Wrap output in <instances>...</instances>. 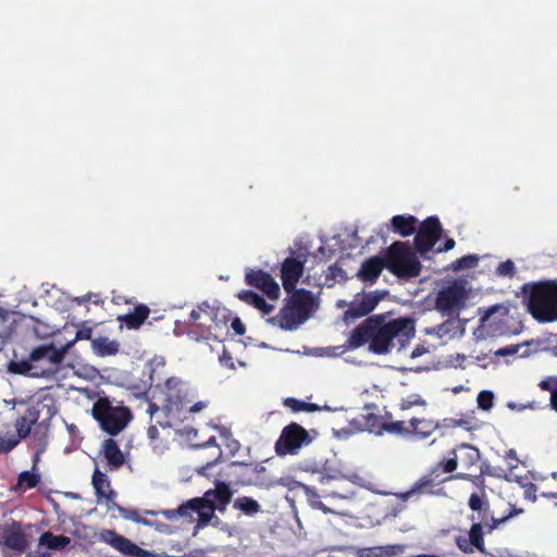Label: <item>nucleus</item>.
I'll return each instance as SVG.
<instances>
[{"instance_id":"obj_54","label":"nucleus","mask_w":557,"mask_h":557,"mask_svg":"<svg viewBox=\"0 0 557 557\" xmlns=\"http://www.w3.org/2000/svg\"><path fill=\"white\" fill-rule=\"evenodd\" d=\"M522 488H523V496L525 499H528L530 502L536 500L537 487L534 483L527 482L525 484L522 485Z\"/></svg>"},{"instance_id":"obj_61","label":"nucleus","mask_w":557,"mask_h":557,"mask_svg":"<svg viewBox=\"0 0 557 557\" xmlns=\"http://www.w3.org/2000/svg\"><path fill=\"white\" fill-rule=\"evenodd\" d=\"M456 243L453 238H447L444 243V246L443 247H438L436 249V252H444V251H448L450 249H453L455 247Z\"/></svg>"},{"instance_id":"obj_22","label":"nucleus","mask_w":557,"mask_h":557,"mask_svg":"<svg viewBox=\"0 0 557 557\" xmlns=\"http://www.w3.org/2000/svg\"><path fill=\"white\" fill-rule=\"evenodd\" d=\"M306 320L307 319H302V315L297 312L288 302H286L277 315L273 318L274 324L286 331L296 329Z\"/></svg>"},{"instance_id":"obj_10","label":"nucleus","mask_w":557,"mask_h":557,"mask_svg":"<svg viewBox=\"0 0 557 557\" xmlns=\"http://www.w3.org/2000/svg\"><path fill=\"white\" fill-rule=\"evenodd\" d=\"M50 404H44L42 401H37L36 404L32 405L27 408L25 414L18 417L15 420L14 426L17 433V437L22 441L26 438L32 431V428L34 424L37 423L39 418L44 414L46 411V419H51L54 413L55 409L52 404V399H48Z\"/></svg>"},{"instance_id":"obj_16","label":"nucleus","mask_w":557,"mask_h":557,"mask_svg":"<svg viewBox=\"0 0 557 557\" xmlns=\"http://www.w3.org/2000/svg\"><path fill=\"white\" fill-rule=\"evenodd\" d=\"M304 273V262L288 257L286 258L281 268L282 284L286 293H292L296 288V284Z\"/></svg>"},{"instance_id":"obj_29","label":"nucleus","mask_w":557,"mask_h":557,"mask_svg":"<svg viewBox=\"0 0 557 557\" xmlns=\"http://www.w3.org/2000/svg\"><path fill=\"white\" fill-rule=\"evenodd\" d=\"M71 543V539L65 535H54L50 531L44 532L39 540H38V546L39 547H47L48 549L53 550H61L69 546Z\"/></svg>"},{"instance_id":"obj_48","label":"nucleus","mask_w":557,"mask_h":557,"mask_svg":"<svg viewBox=\"0 0 557 557\" xmlns=\"http://www.w3.org/2000/svg\"><path fill=\"white\" fill-rule=\"evenodd\" d=\"M540 343L543 345L544 350H548L553 355L557 356V334L550 333L540 339Z\"/></svg>"},{"instance_id":"obj_57","label":"nucleus","mask_w":557,"mask_h":557,"mask_svg":"<svg viewBox=\"0 0 557 557\" xmlns=\"http://www.w3.org/2000/svg\"><path fill=\"white\" fill-rule=\"evenodd\" d=\"M504 458H505V460H507V462L511 469L518 467L519 458H518L517 451L515 449H508L505 453Z\"/></svg>"},{"instance_id":"obj_44","label":"nucleus","mask_w":557,"mask_h":557,"mask_svg":"<svg viewBox=\"0 0 557 557\" xmlns=\"http://www.w3.org/2000/svg\"><path fill=\"white\" fill-rule=\"evenodd\" d=\"M323 497H337L341 499H352L356 496L355 490L351 488H334V490H322Z\"/></svg>"},{"instance_id":"obj_58","label":"nucleus","mask_w":557,"mask_h":557,"mask_svg":"<svg viewBox=\"0 0 557 557\" xmlns=\"http://www.w3.org/2000/svg\"><path fill=\"white\" fill-rule=\"evenodd\" d=\"M425 401L421 399L419 396H416L414 399H403L400 403V409L406 410L413 406H421L424 405Z\"/></svg>"},{"instance_id":"obj_5","label":"nucleus","mask_w":557,"mask_h":557,"mask_svg":"<svg viewBox=\"0 0 557 557\" xmlns=\"http://www.w3.org/2000/svg\"><path fill=\"white\" fill-rule=\"evenodd\" d=\"M160 393L162 410L166 414H177L195 397L194 391L187 382L180 377H169L162 385H157Z\"/></svg>"},{"instance_id":"obj_40","label":"nucleus","mask_w":557,"mask_h":557,"mask_svg":"<svg viewBox=\"0 0 557 557\" xmlns=\"http://www.w3.org/2000/svg\"><path fill=\"white\" fill-rule=\"evenodd\" d=\"M521 510L511 509L510 512L503 517H494L493 515L488 513L486 519L484 521L480 520V522L483 523V527L487 529V532H493L495 529H497L502 523L506 522L509 518L515 516L517 512H520Z\"/></svg>"},{"instance_id":"obj_30","label":"nucleus","mask_w":557,"mask_h":557,"mask_svg":"<svg viewBox=\"0 0 557 557\" xmlns=\"http://www.w3.org/2000/svg\"><path fill=\"white\" fill-rule=\"evenodd\" d=\"M384 433L409 437V421L405 422L403 420H394L393 414L389 411H385Z\"/></svg>"},{"instance_id":"obj_2","label":"nucleus","mask_w":557,"mask_h":557,"mask_svg":"<svg viewBox=\"0 0 557 557\" xmlns=\"http://www.w3.org/2000/svg\"><path fill=\"white\" fill-rule=\"evenodd\" d=\"M230 485L225 482H215V487L205 493L201 498H193L182 504L176 510H165L163 515L169 519L176 516L194 518L201 522H208L215 510L223 511L232 498Z\"/></svg>"},{"instance_id":"obj_19","label":"nucleus","mask_w":557,"mask_h":557,"mask_svg":"<svg viewBox=\"0 0 557 557\" xmlns=\"http://www.w3.org/2000/svg\"><path fill=\"white\" fill-rule=\"evenodd\" d=\"M386 268L385 258L373 256L364 260L357 272V277L364 283H374Z\"/></svg>"},{"instance_id":"obj_43","label":"nucleus","mask_w":557,"mask_h":557,"mask_svg":"<svg viewBox=\"0 0 557 557\" xmlns=\"http://www.w3.org/2000/svg\"><path fill=\"white\" fill-rule=\"evenodd\" d=\"M237 297L256 309L263 304V297L252 290H240Z\"/></svg>"},{"instance_id":"obj_32","label":"nucleus","mask_w":557,"mask_h":557,"mask_svg":"<svg viewBox=\"0 0 557 557\" xmlns=\"http://www.w3.org/2000/svg\"><path fill=\"white\" fill-rule=\"evenodd\" d=\"M401 545H386L362 549L360 557H393L401 554Z\"/></svg>"},{"instance_id":"obj_18","label":"nucleus","mask_w":557,"mask_h":557,"mask_svg":"<svg viewBox=\"0 0 557 557\" xmlns=\"http://www.w3.org/2000/svg\"><path fill=\"white\" fill-rule=\"evenodd\" d=\"M437 478L438 468H432V470L428 474L421 476L409 491L399 493L397 497L403 502H407L413 495L433 494V487Z\"/></svg>"},{"instance_id":"obj_13","label":"nucleus","mask_w":557,"mask_h":557,"mask_svg":"<svg viewBox=\"0 0 557 557\" xmlns=\"http://www.w3.org/2000/svg\"><path fill=\"white\" fill-rule=\"evenodd\" d=\"M456 476L470 480L475 486L480 488V493H472L470 495L468 506L472 511H476L479 513L478 517H474V515L470 517L472 521H484L490 513V506L486 498L484 479L482 478V475L470 474H457Z\"/></svg>"},{"instance_id":"obj_36","label":"nucleus","mask_w":557,"mask_h":557,"mask_svg":"<svg viewBox=\"0 0 557 557\" xmlns=\"http://www.w3.org/2000/svg\"><path fill=\"white\" fill-rule=\"evenodd\" d=\"M480 553H485L483 523L474 521L469 531V541Z\"/></svg>"},{"instance_id":"obj_21","label":"nucleus","mask_w":557,"mask_h":557,"mask_svg":"<svg viewBox=\"0 0 557 557\" xmlns=\"http://www.w3.org/2000/svg\"><path fill=\"white\" fill-rule=\"evenodd\" d=\"M100 453L107 460L109 470H117L125 463V456L113 438H107L102 442Z\"/></svg>"},{"instance_id":"obj_62","label":"nucleus","mask_w":557,"mask_h":557,"mask_svg":"<svg viewBox=\"0 0 557 557\" xmlns=\"http://www.w3.org/2000/svg\"><path fill=\"white\" fill-rule=\"evenodd\" d=\"M257 309L260 310L263 315H265V314H270L274 310V306L268 304L265 301V299L263 298V304L260 305Z\"/></svg>"},{"instance_id":"obj_55","label":"nucleus","mask_w":557,"mask_h":557,"mask_svg":"<svg viewBox=\"0 0 557 557\" xmlns=\"http://www.w3.org/2000/svg\"><path fill=\"white\" fill-rule=\"evenodd\" d=\"M299 488L305 493V495L308 497L309 500L319 499L320 494L318 493L317 488L312 485H308L305 483H298Z\"/></svg>"},{"instance_id":"obj_12","label":"nucleus","mask_w":557,"mask_h":557,"mask_svg":"<svg viewBox=\"0 0 557 557\" xmlns=\"http://www.w3.org/2000/svg\"><path fill=\"white\" fill-rule=\"evenodd\" d=\"M29 545L30 541L21 522L11 520L0 525V546L7 547L15 554H23Z\"/></svg>"},{"instance_id":"obj_41","label":"nucleus","mask_w":557,"mask_h":557,"mask_svg":"<svg viewBox=\"0 0 557 557\" xmlns=\"http://www.w3.org/2000/svg\"><path fill=\"white\" fill-rule=\"evenodd\" d=\"M40 482V475L30 471H23L18 474L17 485L24 486L25 490L36 487Z\"/></svg>"},{"instance_id":"obj_50","label":"nucleus","mask_w":557,"mask_h":557,"mask_svg":"<svg viewBox=\"0 0 557 557\" xmlns=\"http://www.w3.org/2000/svg\"><path fill=\"white\" fill-rule=\"evenodd\" d=\"M21 440L18 437H0V454H8L11 451Z\"/></svg>"},{"instance_id":"obj_6","label":"nucleus","mask_w":557,"mask_h":557,"mask_svg":"<svg viewBox=\"0 0 557 557\" xmlns=\"http://www.w3.org/2000/svg\"><path fill=\"white\" fill-rule=\"evenodd\" d=\"M386 269L397 277H416L421 264L404 242L393 243L386 250Z\"/></svg>"},{"instance_id":"obj_3","label":"nucleus","mask_w":557,"mask_h":557,"mask_svg":"<svg viewBox=\"0 0 557 557\" xmlns=\"http://www.w3.org/2000/svg\"><path fill=\"white\" fill-rule=\"evenodd\" d=\"M521 293L528 311L537 322L557 321V280L525 283Z\"/></svg>"},{"instance_id":"obj_11","label":"nucleus","mask_w":557,"mask_h":557,"mask_svg":"<svg viewBox=\"0 0 557 557\" xmlns=\"http://www.w3.org/2000/svg\"><path fill=\"white\" fill-rule=\"evenodd\" d=\"M99 540L125 557H154V553L137 546L129 539L114 530L104 529L99 533Z\"/></svg>"},{"instance_id":"obj_25","label":"nucleus","mask_w":557,"mask_h":557,"mask_svg":"<svg viewBox=\"0 0 557 557\" xmlns=\"http://www.w3.org/2000/svg\"><path fill=\"white\" fill-rule=\"evenodd\" d=\"M376 408L375 405H367L366 410ZM360 420L362 422L363 429L369 433L375 435L384 434L385 426V412L383 414L367 411L366 413L360 414Z\"/></svg>"},{"instance_id":"obj_28","label":"nucleus","mask_w":557,"mask_h":557,"mask_svg":"<svg viewBox=\"0 0 557 557\" xmlns=\"http://www.w3.org/2000/svg\"><path fill=\"white\" fill-rule=\"evenodd\" d=\"M92 351L99 357L114 356L120 350V343L107 336L91 339Z\"/></svg>"},{"instance_id":"obj_42","label":"nucleus","mask_w":557,"mask_h":557,"mask_svg":"<svg viewBox=\"0 0 557 557\" xmlns=\"http://www.w3.org/2000/svg\"><path fill=\"white\" fill-rule=\"evenodd\" d=\"M478 261H479V257L475 256V255L463 256V257L455 260L450 264V269L453 271H460V270L471 269V268H474L478 264Z\"/></svg>"},{"instance_id":"obj_9","label":"nucleus","mask_w":557,"mask_h":557,"mask_svg":"<svg viewBox=\"0 0 557 557\" xmlns=\"http://www.w3.org/2000/svg\"><path fill=\"white\" fill-rule=\"evenodd\" d=\"M443 227L437 216L426 218L417 228L414 236V248L424 256L431 251L436 242L442 237Z\"/></svg>"},{"instance_id":"obj_45","label":"nucleus","mask_w":557,"mask_h":557,"mask_svg":"<svg viewBox=\"0 0 557 557\" xmlns=\"http://www.w3.org/2000/svg\"><path fill=\"white\" fill-rule=\"evenodd\" d=\"M347 476L341 471H333L332 473H319L317 481L321 485H329L331 482H343Z\"/></svg>"},{"instance_id":"obj_31","label":"nucleus","mask_w":557,"mask_h":557,"mask_svg":"<svg viewBox=\"0 0 557 557\" xmlns=\"http://www.w3.org/2000/svg\"><path fill=\"white\" fill-rule=\"evenodd\" d=\"M457 330L458 323L455 320L448 319L441 324L425 329V334L443 339L445 337H454Z\"/></svg>"},{"instance_id":"obj_24","label":"nucleus","mask_w":557,"mask_h":557,"mask_svg":"<svg viewBox=\"0 0 557 557\" xmlns=\"http://www.w3.org/2000/svg\"><path fill=\"white\" fill-rule=\"evenodd\" d=\"M438 423L425 418H411L409 420V437L426 440L438 428Z\"/></svg>"},{"instance_id":"obj_33","label":"nucleus","mask_w":557,"mask_h":557,"mask_svg":"<svg viewBox=\"0 0 557 557\" xmlns=\"http://www.w3.org/2000/svg\"><path fill=\"white\" fill-rule=\"evenodd\" d=\"M233 507L247 516H255L261 511L260 504L248 496H240L234 500Z\"/></svg>"},{"instance_id":"obj_63","label":"nucleus","mask_w":557,"mask_h":557,"mask_svg":"<svg viewBox=\"0 0 557 557\" xmlns=\"http://www.w3.org/2000/svg\"><path fill=\"white\" fill-rule=\"evenodd\" d=\"M541 496L544 498H547V499L557 498V486L554 488H550L549 491L542 492Z\"/></svg>"},{"instance_id":"obj_14","label":"nucleus","mask_w":557,"mask_h":557,"mask_svg":"<svg viewBox=\"0 0 557 557\" xmlns=\"http://www.w3.org/2000/svg\"><path fill=\"white\" fill-rule=\"evenodd\" d=\"M245 283L263 292L270 299L276 300L281 295L278 284L272 275L261 269H248Z\"/></svg>"},{"instance_id":"obj_1","label":"nucleus","mask_w":557,"mask_h":557,"mask_svg":"<svg viewBox=\"0 0 557 557\" xmlns=\"http://www.w3.org/2000/svg\"><path fill=\"white\" fill-rule=\"evenodd\" d=\"M414 333V321L411 318L387 320L385 314H374L351 331L347 347L357 349L369 344L372 352L386 355L394 348L400 350L406 347Z\"/></svg>"},{"instance_id":"obj_23","label":"nucleus","mask_w":557,"mask_h":557,"mask_svg":"<svg viewBox=\"0 0 557 557\" xmlns=\"http://www.w3.org/2000/svg\"><path fill=\"white\" fill-rule=\"evenodd\" d=\"M91 483L98 500L106 499L111 505L114 503L116 494L111 488V483L106 473L96 468L92 473Z\"/></svg>"},{"instance_id":"obj_47","label":"nucleus","mask_w":557,"mask_h":557,"mask_svg":"<svg viewBox=\"0 0 557 557\" xmlns=\"http://www.w3.org/2000/svg\"><path fill=\"white\" fill-rule=\"evenodd\" d=\"M454 457L448 458L446 460L440 461L434 468H438V476L441 473H450L457 469L458 462L455 451H453Z\"/></svg>"},{"instance_id":"obj_7","label":"nucleus","mask_w":557,"mask_h":557,"mask_svg":"<svg viewBox=\"0 0 557 557\" xmlns=\"http://www.w3.org/2000/svg\"><path fill=\"white\" fill-rule=\"evenodd\" d=\"M468 293L462 283L453 282L438 290L435 299V308L442 314L458 317L466 307Z\"/></svg>"},{"instance_id":"obj_46","label":"nucleus","mask_w":557,"mask_h":557,"mask_svg":"<svg viewBox=\"0 0 557 557\" xmlns=\"http://www.w3.org/2000/svg\"><path fill=\"white\" fill-rule=\"evenodd\" d=\"M478 407L484 411H488L492 409L494 405V394L491 391H482L479 393L478 398Z\"/></svg>"},{"instance_id":"obj_35","label":"nucleus","mask_w":557,"mask_h":557,"mask_svg":"<svg viewBox=\"0 0 557 557\" xmlns=\"http://www.w3.org/2000/svg\"><path fill=\"white\" fill-rule=\"evenodd\" d=\"M232 468H245L246 469V472L248 473V476L247 479L245 480H242L240 483L242 484H247V485H251V484H260L262 483V481H260L258 479V475L259 473L261 472H265V468L262 467V466H252V465H247V463H244V462H232L231 465Z\"/></svg>"},{"instance_id":"obj_56","label":"nucleus","mask_w":557,"mask_h":557,"mask_svg":"<svg viewBox=\"0 0 557 557\" xmlns=\"http://www.w3.org/2000/svg\"><path fill=\"white\" fill-rule=\"evenodd\" d=\"M520 349L519 345H509L503 348L497 349L494 354L497 357H507L516 355Z\"/></svg>"},{"instance_id":"obj_27","label":"nucleus","mask_w":557,"mask_h":557,"mask_svg":"<svg viewBox=\"0 0 557 557\" xmlns=\"http://www.w3.org/2000/svg\"><path fill=\"white\" fill-rule=\"evenodd\" d=\"M418 219L413 215H395L391 220L393 231L403 237H408L416 233Z\"/></svg>"},{"instance_id":"obj_52","label":"nucleus","mask_w":557,"mask_h":557,"mask_svg":"<svg viewBox=\"0 0 557 557\" xmlns=\"http://www.w3.org/2000/svg\"><path fill=\"white\" fill-rule=\"evenodd\" d=\"M469 537L465 536H457L456 537V545L457 547L465 554H472L474 552L473 545L468 542Z\"/></svg>"},{"instance_id":"obj_38","label":"nucleus","mask_w":557,"mask_h":557,"mask_svg":"<svg viewBox=\"0 0 557 557\" xmlns=\"http://www.w3.org/2000/svg\"><path fill=\"white\" fill-rule=\"evenodd\" d=\"M285 407L294 412L306 411L315 412L320 410V406L313 403H306L294 397H287L283 400Z\"/></svg>"},{"instance_id":"obj_8","label":"nucleus","mask_w":557,"mask_h":557,"mask_svg":"<svg viewBox=\"0 0 557 557\" xmlns=\"http://www.w3.org/2000/svg\"><path fill=\"white\" fill-rule=\"evenodd\" d=\"M310 442L311 437L308 431L298 423L292 422L283 428L280 437L275 442V453L278 456L295 455Z\"/></svg>"},{"instance_id":"obj_51","label":"nucleus","mask_w":557,"mask_h":557,"mask_svg":"<svg viewBox=\"0 0 557 557\" xmlns=\"http://www.w3.org/2000/svg\"><path fill=\"white\" fill-rule=\"evenodd\" d=\"M539 387L542 391L549 392V394L553 395V391H557V377L556 376H548V377L542 380L539 383Z\"/></svg>"},{"instance_id":"obj_39","label":"nucleus","mask_w":557,"mask_h":557,"mask_svg":"<svg viewBox=\"0 0 557 557\" xmlns=\"http://www.w3.org/2000/svg\"><path fill=\"white\" fill-rule=\"evenodd\" d=\"M35 367L33 362L28 360H11L8 364V370L10 373L22 374V375H35L32 373V370Z\"/></svg>"},{"instance_id":"obj_53","label":"nucleus","mask_w":557,"mask_h":557,"mask_svg":"<svg viewBox=\"0 0 557 557\" xmlns=\"http://www.w3.org/2000/svg\"><path fill=\"white\" fill-rule=\"evenodd\" d=\"M81 339H88V341L94 339L92 338V329L89 326H86V325L81 326L76 332L75 338L72 342H70L69 344L72 345L75 341H81Z\"/></svg>"},{"instance_id":"obj_4","label":"nucleus","mask_w":557,"mask_h":557,"mask_svg":"<svg viewBox=\"0 0 557 557\" xmlns=\"http://www.w3.org/2000/svg\"><path fill=\"white\" fill-rule=\"evenodd\" d=\"M113 403V399L108 396L99 397L92 405L91 414L106 433L117 435L133 417L127 407Z\"/></svg>"},{"instance_id":"obj_34","label":"nucleus","mask_w":557,"mask_h":557,"mask_svg":"<svg viewBox=\"0 0 557 557\" xmlns=\"http://www.w3.org/2000/svg\"><path fill=\"white\" fill-rule=\"evenodd\" d=\"M208 309H210V306L207 301H203L201 305L197 307V309L191 310L189 313V320L188 322L201 330L202 336L207 337V335L210 334V326L206 325L205 323L200 322L201 314L208 313Z\"/></svg>"},{"instance_id":"obj_15","label":"nucleus","mask_w":557,"mask_h":557,"mask_svg":"<svg viewBox=\"0 0 557 557\" xmlns=\"http://www.w3.org/2000/svg\"><path fill=\"white\" fill-rule=\"evenodd\" d=\"M382 296L377 292L363 294L361 298L351 301L349 308L344 313L346 322L368 315L381 301Z\"/></svg>"},{"instance_id":"obj_26","label":"nucleus","mask_w":557,"mask_h":557,"mask_svg":"<svg viewBox=\"0 0 557 557\" xmlns=\"http://www.w3.org/2000/svg\"><path fill=\"white\" fill-rule=\"evenodd\" d=\"M150 309L146 305H137L132 312L119 315L117 320L128 330H138L148 319Z\"/></svg>"},{"instance_id":"obj_59","label":"nucleus","mask_w":557,"mask_h":557,"mask_svg":"<svg viewBox=\"0 0 557 557\" xmlns=\"http://www.w3.org/2000/svg\"><path fill=\"white\" fill-rule=\"evenodd\" d=\"M231 327L233 329V331L237 335H244L245 334L246 327H245L244 323L242 322V320L239 318L233 319V321L231 323Z\"/></svg>"},{"instance_id":"obj_49","label":"nucleus","mask_w":557,"mask_h":557,"mask_svg":"<svg viewBox=\"0 0 557 557\" xmlns=\"http://www.w3.org/2000/svg\"><path fill=\"white\" fill-rule=\"evenodd\" d=\"M496 273L500 276H513L516 273L515 263L511 260L500 262L496 269Z\"/></svg>"},{"instance_id":"obj_17","label":"nucleus","mask_w":557,"mask_h":557,"mask_svg":"<svg viewBox=\"0 0 557 557\" xmlns=\"http://www.w3.org/2000/svg\"><path fill=\"white\" fill-rule=\"evenodd\" d=\"M71 344L63 346L62 348L54 347L53 344H44L35 347L29 354V360L32 362H38L40 360H48L51 364H59L63 361L64 356Z\"/></svg>"},{"instance_id":"obj_37","label":"nucleus","mask_w":557,"mask_h":557,"mask_svg":"<svg viewBox=\"0 0 557 557\" xmlns=\"http://www.w3.org/2000/svg\"><path fill=\"white\" fill-rule=\"evenodd\" d=\"M109 509L117 510L119 513L125 520H131V521H134L136 523H143L145 525H151V522L148 521L147 519L143 518L140 516L139 511L136 510V509L125 508V507L116 504L115 502L112 505H109Z\"/></svg>"},{"instance_id":"obj_60","label":"nucleus","mask_w":557,"mask_h":557,"mask_svg":"<svg viewBox=\"0 0 557 557\" xmlns=\"http://www.w3.org/2000/svg\"><path fill=\"white\" fill-rule=\"evenodd\" d=\"M208 405H209V401L199 400L189 407V412H191V413L199 412V411L206 409L208 407Z\"/></svg>"},{"instance_id":"obj_64","label":"nucleus","mask_w":557,"mask_h":557,"mask_svg":"<svg viewBox=\"0 0 557 557\" xmlns=\"http://www.w3.org/2000/svg\"><path fill=\"white\" fill-rule=\"evenodd\" d=\"M549 405L552 409L557 412V389L553 391V395L549 397Z\"/></svg>"},{"instance_id":"obj_20","label":"nucleus","mask_w":557,"mask_h":557,"mask_svg":"<svg viewBox=\"0 0 557 557\" xmlns=\"http://www.w3.org/2000/svg\"><path fill=\"white\" fill-rule=\"evenodd\" d=\"M290 294L292 295L287 302L302 315V319L308 320L314 307V298L312 292L304 288H295Z\"/></svg>"}]
</instances>
